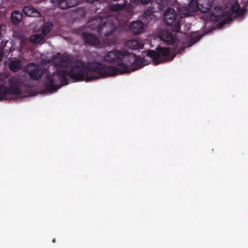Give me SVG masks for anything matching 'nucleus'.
I'll return each mask as SVG.
<instances>
[{
    "instance_id": "obj_27",
    "label": "nucleus",
    "mask_w": 248,
    "mask_h": 248,
    "mask_svg": "<svg viewBox=\"0 0 248 248\" xmlns=\"http://www.w3.org/2000/svg\"><path fill=\"white\" fill-rule=\"evenodd\" d=\"M232 20V19L231 17H228L225 18L219 22V26L222 27V26H224V25L229 23Z\"/></svg>"
},
{
    "instance_id": "obj_7",
    "label": "nucleus",
    "mask_w": 248,
    "mask_h": 248,
    "mask_svg": "<svg viewBox=\"0 0 248 248\" xmlns=\"http://www.w3.org/2000/svg\"><path fill=\"white\" fill-rule=\"evenodd\" d=\"M54 63L55 65L62 67L69 68L72 67L76 65V61L79 60H75L72 66V59L68 55H62L60 53L57 54L53 57ZM71 68H70V69Z\"/></svg>"
},
{
    "instance_id": "obj_1",
    "label": "nucleus",
    "mask_w": 248,
    "mask_h": 248,
    "mask_svg": "<svg viewBox=\"0 0 248 248\" xmlns=\"http://www.w3.org/2000/svg\"><path fill=\"white\" fill-rule=\"evenodd\" d=\"M123 56L121 57L120 62L117 66H105L101 62L97 61L80 62V66L86 69L80 67H76L78 71V79L93 80L104 77L131 72L133 61L130 59V56L135 54L126 51H123Z\"/></svg>"
},
{
    "instance_id": "obj_31",
    "label": "nucleus",
    "mask_w": 248,
    "mask_h": 248,
    "mask_svg": "<svg viewBox=\"0 0 248 248\" xmlns=\"http://www.w3.org/2000/svg\"><path fill=\"white\" fill-rule=\"evenodd\" d=\"M16 11H14L11 13V21L14 24L16 22Z\"/></svg>"
},
{
    "instance_id": "obj_14",
    "label": "nucleus",
    "mask_w": 248,
    "mask_h": 248,
    "mask_svg": "<svg viewBox=\"0 0 248 248\" xmlns=\"http://www.w3.org/2000/svg\"><path fill=\"white\" fill-rule=\"evenodd\" d=\"M130 59L133 61L131 72L138 70L145 65L144 63L145 62L144 58L137 56L135 55H131Z\"/></svg>"
},
{
    "instance_id": "obj_8",
    "label": "nucleus",
    "mask_w": 248,
    "mask_h": 248,
    "mask_svg": "<svg viewBox=\"0 0 248 248\" xmlns=\"http://www.w3.org/2000/svg\"><path fill=\"white\" fill-rule=\"evenodd\" d=\"M125 1L123 4H114L109 6L110 11L114 12H119L122 15V17L128 19L132 15V11L126 7V3Z\"/></svg>"
},
{
    "instance_id": "obj_12",
    "label": "nucleus",
    "mask_w": 248,
    "mask_h": 248,
    "mask_svg": "<svg viewBox=\"0 0 248 248\" xmlns=\"http://www.w3.org/2000/svg\"><path fill=\"white\" fill-rule=\"evenodd\" d=\"M144 27L145 25L142 21L137 20L130 23L129 31L134 35L140 34L144 31Z\"/></svg>"
},
{
    "instance_id": "obj_13",
    "label": "nucleus",
    "mask_w": 248,
    "mask_h": 248,
    "mask_svg": "<svg viewBox=\"0 0 248 248\" xmlns=\"http://www.w3.org/2000/svg\"><path fill=\"white\" fill-rule=\"evenodd\" d=\"M159 36L160 39L165 42L167 45H171L174 43L175 38L167 30H163L159 33Z\"/></svg>"
},
{
    "instance_id": "obj_10",
    "label": "nucleus",
    "mask_w": 248,
    "mask_h": 248,
    "mask_svg": "<svg viewBox=\"0 0 248 248\" xmlns=\"http://www.w3.org/2000/svg\"><path fill=\"white\" fill-rule=\"evenodd\" d=\"M123 56V51L114 49L106 53L103 57V60L107 63H111L120 62L121 57Z\"/></svg>"
},
{
    "instance_id": "obj_34",
    "label": "nucleus",
    "mask_w": 248,
    "mask_h": 248,
    "mask_svg": "<svg viewBox=\"0 0 248 248\" xmlns=\"http://www.w3.org/2000/svg\"><path fill=\"white\" fill-rule=\"evenodd\" d=\"M2 56V53L1 51H0V61L1 59Z\"/></svg>"
},
{
    "instance_id": "obj_18",
    "label": "nucleus",
    "mask_w": 248,
    "mask_h": 248,
    "mask_svg": "<svg viewBox=\"0 0 248 248\" xmlns=\"http://www.w3.org/2000/svg\"><path fill=\"white\" fill-rule=\"evenodd\" d=\"M78 3V0H60L55 5H58L61 9H67L76 6Z\"/></svg>"
},
{
    "instance_id": "obj_28",
    "label": "nucleus",
    "mask_w": 248,
    "mask_h": 248,
    "mask_svg": "<svg viewBox=\"0 0 248 248\" xmlns=\"http://www.w3.org/2000/svg\"><path fill=\"white\" fill-rule=\"evenodd\" d=\"M9 68L13 71H16V61H12L9 63Z\"/></svg>"
},
{
    "instance_id": "obj_4",
    "label": "nucleus",
    "mask_w": 248,
    "mask_h": 248,
    "mask_svg": "<svg viewBox=\"0 0 248 248\" xmlns=\"http://www.w3.org/2000/svg\"><path fill=\"white\" fill-rule=\"evenodd\" d=\"M163 18L167 25L171 26L170 29L172 31H179L181 28L180 17L174 9L168 8L163 15Z\"/></svg>"
},
{
    "instance_id": "obj_6",
    "label": "nucleus",
    "mask_w": 248,
    "mask_h": 248,
    "mask_svg": "<svg viewBox=\"0 0 248 248\" xmlns=\"http://www.w3.org/2000/svg\"><path fill=\"white\" fill-rule=\"evenodd\" d=\"M24 71L29 74L31 79L34 80L40 79L44 74V69L42 66L34 63L27 64L24 68Z\"/></svg>"
},
{
    "instance_id": "obj_19",
    "label": "nucleus",
    "mask_w": 248,
    "mask_h": 248,
    "mask_svg": "<svg viewBox=\"0 0 248 248\" xmlns=\"http://www.w3.org/2000/svg\"><path fill=\"white\" fill-rule=\"evenodd\" d=\"M231 10L232 13L236 14V16H243L247 11V10L244 8L241 9L240 5L238 2H235L232 5Z\"/></svg>"
},
{
    "instance_id": "obj_2",
    "label": "nucleus",
    "mask_w": 248,
    "mask_h": 248,
    "mask_svg": "<svg viewBox=\"0 0 248 248\" xmlns=\"http://www.w3.org/2000/svg\"><path fill=\"white\" fill-rule=\"evenodd\" d=\"M80 62L83 61H77L76 65L71 67L69 70L61 69L58 70L53 73V76H48L46 77L44 82L45 90L48 93H52L56 91L58 89L63 85H67L69 83V78L74 80L75 81L86 82L91 81L86 79H78V71L76 67H80ZM83 68V67L82 68ZM84 69L86 68L84 67Z\"/></svg>"
},
{
    "instance_id": "obj_33",
    "label": "nucleus",
    "mask_w": 248,
    "mask_h": 248,
    "mask_svg": "<svg viewBox=\"0 0 248 248\" xmlns=\"http://www.w3.org/2000/svg\"><path fill=\"white\" fill-rule=\"evenodd\" d=\"M20 64V61L19 60H17L16 59V71L18 70V69L19 67V65Z\"/></svg>"
},
{
    "instance_id": "obj_20",
    "label": "nucleus",
    "mask_w": 248,
    "mask_h": 248,
    "mask_svg": "<svg viewBox=\"0 0 248 248\" xmlns=\"http://www.w3.org/2000/svg\"><path fill=\"white\" fill-rule=\"evenodd\" d=\"M23 10L24 13L28 16H38L40 15L36 9L30 6H25Z\"/></svg>"
},
{
    "instance_id": "obj_23",
    "label": "nucleus",
    "mask_w": 248,
    "mask_h": 248,
    "mask_svg": "<svg viewBox=\"0 0 248 248\" xmlns=\"http://www.w3.org/2000/svg\"><path fill=\"white\" fill-rule=\"evenodd\" d=\"M198 5V0H191L188 4V7L191 12H195L199 11V7Z\"/></svg>"
},
{
    "instance_id": "obj_3",
    "label": "nucleus",
    "mask_w": 248,
    "mask_h": 248,
    "mask_svg": "<svg viewBox=\"0 0 248 248\" xmlns=\"http://www.w3.org/2000/svg\"><path fill=\"white\" fill-rule=\"evenodd\" d=\"M170 49L169 47H162L159 46L156 50H149L147 52L148 57L152 59L153 62L155 64H158L162 62L172 60L175 57V55L170 59Z\"/></svg>"
},
{
    "instance_id": "obj_25",
    "label": "nucleus",
    "mask_w": 248,
    "mask_h": 248,
    "mask_svg": "<svg viewBox=\"0 0 248 248\" xmlns=\"http://www.w3.org/2000/svg\"><path fill=\"white\" fill-rule=\"evenodd\" d=\"M201 36L195 33L190 35L188 40L190 44L188 46H191V45L194 44L197 42L201 39Z\"/></svg>"
},
{
    "instance_id": "obj_22",
    "label": "nucleus",
    "mask_w": 248,
    "mask_h": 248,
    "mask_svg": "<svg viewBox=\"0 0 248 248\" xmlns=\"http://www.w3.org/2000/svg\"><path fill=\"white\" fill-rule=\"evenodd\" d=\"M44 38V36L41 33L39 34H33L31 35L29 39L33 43H38L41 41Z\"/></svg>"
},
{
    "instance_id": "obj_32",
    "label": "nucleus",
    "mask_w": 248,
    "mask_h": 248,
    "mask_svg": "<svg viewBox=\"0 0 248 248\" xmlns=\"http://www.w3.org/2000/svg\"><path fill=\"white\" fill-rule=\"evenodd\" d=\"M153 1H154V0H140V2L142 4H147L148 3L151 2Z\"/></svg>"
},
{
    "instance_id": "obj_15",
    "label": "nucleus",
    "mask_w": 248,
    "mask_h": 248,
    "mask_svg": "<svg viewBox=\"0 0 248 248\" xmlns=\"http://www.w3.org/2000/svg\"><path fill=\"white\" fill-rule=\"evenodd\" d=\"M214 11H212L209 18L213 21H218L223 17V10L221 6H217L214 7Z\"/></svg>"
},
{
    "instance_id": "obj_26",
    "label": "nucleus",
    "mask_w": 248,
    "mask_h": 248,
    "mask_svg": "<svg viewBox=\"0 0 248 248\" xmlns=\"http://www.w3.org/2000/svg\"><path fill=\"white\" fill-rule=\"evenodd\" d=\"M21 89L17 85V80H16V97L19 95H21L22 97H26L29 94V93H26L22 95Z\"/></svg>"
},
{
    "instance_id": "obj_5",
    "label": "nucleus",
    "mask_w": 248,
    "mask_h": 248,
    "mask_svg": "<svg viewBox=\"0 0 248 248\" xmlns=\"http://www.w3.org/2000/svg\"><path fill=\"white\" fill-rule=\"evenodd\" d=\"M15 87V78H9L4 88L0 87V100L2 99H14L16 93Z\"/></svg>"
},
{
    "instance_id": "obj_24",
    "label": "nucleus",
    "mask_w": 248,
    "mask_h": 248,
    "mask_svg": "<svg viewBox=\"0 0 248 248\" xmlns=\"http://www.w3.org/2000/svg\"><path fill=\"white\" fill-rule=\"evenodd\" d=\"M190 10H189L188 7H182L180 8L179 10V14L180 16H179L181 18L185 17L186 16H188L190 14Z\"/></svg>"
},
{
    "instance_id": "obj_16",
    "label": "nucleus",
    "mask_w": 248,
    "mask_h": 248,
    "mask_svg": "<svg viewBox=\"0 0 248 248\" xmlns=\"http://www.w3.org/2000/svg\"><path fill=\"white\" fill-rule=\"evenodd\" d=\"M125 46L129 49L137 50L142 49L144 46V44L138 40L132 39L126 41Z\"/></svg>"
},
{
    "instance_id": "obj_11",
    "label": "nucleus",
    "mask_w": 248,
    "mask_h": 248,
    "mask_svg": "<svg viewBox=\"0 0 248 248\" xmlns=\"http://www.w3.org/2000/svg\"><path fill=\"white\" fill-rule=\"evenodd\" d=\"M110 18V16L107 18L99 28V31H103L105 29H108V31L104 33V35L106 37L112 34L116 28L117 25L116 23L112 21Z\"/></svg>"
},
{
    "instance_id": "obj_9",
    "label": "nucleus",
    "mask_w": 248,
    "mask_h": 248,
    "mask_svg": "<svg viewBox=\"0 0 248 248\" xmlns=\"http://www.w3.org/2000/svg\"><path fill=\"white\" fill-rule=\"evenodd\" d=\"M80 37L86 45L96 47L101 45L100 39L93 33L86 31L82 32L80 33Z\"/></svg>"
},
{
    "instance_id": "obj_21",
    "label": "nucleus",
    "mask_w": 248,
    "mask_h": 248,
    "mask_svg": "<svg viewBox=\"0 0 248 248\" xmlns=\"http://www.w3.org/2000/svg\"><path fill=\"white\" fill-rule=\"evenodd\" d=\"M53 27V24L50 22H47L42 27L41 30L42 34L45 36L47 35L51 31Z\"/></svg>"
},
{
    "instance_id": "obj_30",
    "label": "nucleus",
    "mask_w": 248,
    "mask_h": 248,
    "mask_svg": "<svg viewBox=\"0 0 248 248\" xmlns=\"http://www.w3.org/2000/svg\"><path fill=\"white\" fill-rule=\"evenodd\" d=\"M16 24H18L21 18L22 14L20 13V11L18 10H16Z\"/></svg>"
},
{
    "instance_id": "obj_29",
    "label": "nucleus",
    "mask_w": 248,
    "mask_h": 248,
    "mask_svg": "<svg viewBox=\"0 0 248 248\" xmlns=\"http://www.w3.org/2000/svg\"><path fill=\"white\" fill-rule=\"evenodd\" d=\"M152 15V12L150 10L145 11L143 14V16L144 17L148 18L149 16Z\"/></svg>"
},
{
    "instance_id": "obj_17",
    "label": "nucleus",
    "mask_w": 248,
    "mask_h": 248,
    "mask_svg": "<svg viewBox=\"0 0 248 248\" xmlns=\"http://www.w3.org/2000/svg\"><path fill=\"white\" fill-rule=\"evenodd\" d=\"M199 11L203 13H208L212 8L211 0H198Z\"/></svg>"
}]
</instances>
